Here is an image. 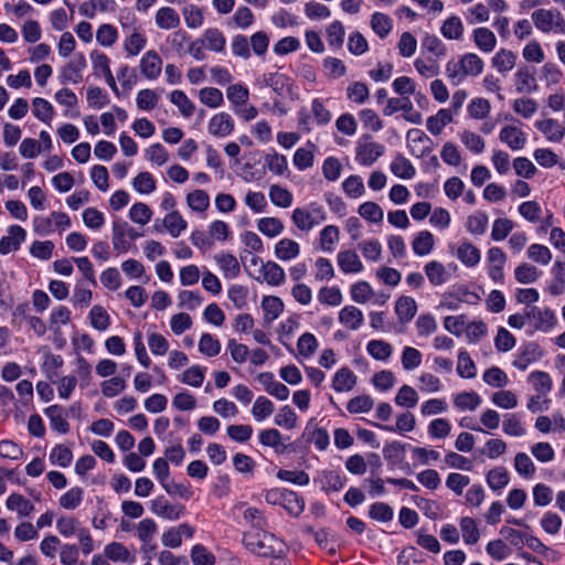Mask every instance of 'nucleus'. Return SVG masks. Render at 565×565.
I'll return each mask as SVG.
<instances>
[{
	"instance_id": "1",
	"label": "nucleus",
	"mask_w": 565,
	"mask_h": 565,
	"mask_svg": "<svg viewBox=\"0 0 565 565\" xmlns=\"http://www.w3.org/2000/svg\"><path fill=\"white\" fill-rule=\"evenodd\" d=\"M291 220L301 232H310L327 220V213L322 205L312 202L307 206L296 207L291 213Z\"/></svg>"
},
{
	"instance_id": "2",
	"label": "nucleus",
	"mask_w": 565,
	"mask_h": 565,
	"mask_svg": "<svg viewBox=\"0 0 565 565\" xmlns=\"http://www.w3.org/2000/svg\"><path fill=\"white\" fill-rule=\"evenodd\" d=\"M531 19L535 28L544 33L565 34V18L557 9H536Z\"/></svg>"
},
{
	"instance_id": "3",
	"label": "nucleus",
	"mask_w": 565,
	"mask_h": 565,
	"mask_svg": "<svg viewBox=\"0 0 565 565\" xmlns=\"http://www.w3.org/2000/svg\"><path fill=\"white\" fill-rule=\"evenodd\" d=\"M385 147L374 141L371 135H362L356 141L355 161L364 167L372 166L381 156H383Z\"/></svg>"
},
{
	"instance_id": "4",
	"label": "nucleus",
	"mask_w": 565,
	"mask_h": 565,
	"mask_svg": "<svg viewBox=\"0 0 565 565\" xmlns=\"http://www.w3.org/2000/svg\"><path fill=\"white\" fill-rule=\"evenodd\" d=\"M525 317L530 326L543 332H547L556 324L555 313L548 308L527 307L525 309Z\"/></svg>"
},
{
	"instance_id": "5",
	"label": "nucleus",
	"mask_w": 565,
	"mask_h": 565,
	"mask_svg": "<svg viewBox=\"0 0 565 565\" xmlns=\"http://www.w3.org/2000/svg\"><path fill=\"white\" fill-rule=\"evenodd\" d=\"M87 62L83 53H76L72 60L66 63L60 73L62 84H78L83 79V71L86 68Z\"/></svg>"
},
{
	"instance_id": "6",
	"label": "nucleus",
	"mask_w": 565,
	"mask_h": 565,
	"mask_svg": "<svg viewBox=\"0 0 565 565\" xmlns=\"http://www.w3.org/2000/svg\"><path fill=\"white\" fill-rule=\"evenodd\" d=\"M235 129L233 117L225 111H221L211 117L207 124V131L216 138H225Z\"/></svg>"
},
{
	"instance_id": "7",
	"label": "nucleus",
	"mask_w": 565,
	"mask_h": 565,
	"mask_svg": "<svg viewBox=\"0 0 565 565\" xmlns=\"http://www.w3.org/2000/svg\"><path fill=\"white\" fill-rule=\"evenodd\" d=\"M150 510L153 514L160 518L178 520L183 514L184 507L180 504H171L163 495H159L151 500Z\"/></svg>"
},
{
	"instance_id": "8",
	"label": "nucleus",
	"mask_w": 565,
	"mask_h": 565,
	"mask_svg": "<svg viewBox=\"0 0 565 565\" xmlns=\"http://www.w3.org/2000/svg\"><path fill=\"white\" fill-rule=\"evenodd\" d=\"M26 232L20 225H11L8 228V235L0 239V253L7 255L10 252L18 250L25 241Z\"/></svg>"
},
{
	"instance_id": "9",
	"label": "nucleus",
	"mask_w": 565,
	"mask_h": 565,
	"mask_svg": "<svg viewBox=\"0 0 565 565\" xmlns=\"http://www.w3.org/2000/svg\"><path fill=\"white\" fill-rule=\"evenodd\" d=\"M315 482H317L320 486V489L326 493L338 492L344 487L347 478L340 476L337 471L323 470L319 472Z\"/></svg>"
},
{
	"instance_id": "10",
	"label": "nucleus",
	"mask_w": 565,
	"mask_h": 565,
	"mask_svg": "<svg viewBox=\"0 0 565 565\" xmlns=\"http://www.w3.org/2000/svg\"><path fill=\"white\" fill-rule=\"evenodd\" d=\"M337 264L344 274H358L364 268L359 255L352 249L339 252L337 255Z\"/></svg>"
},
{
	"instance_id": "11",
	"label": "nucleus",
	"mask_w": 565,
	"mask_h": 565,
	"mask_svg": "<svg viewBox=\"0 0 565 565\" xmlns=\"http://www.w3.org/2000/svg\"><path fill=\"white\" fill-rule=\"evenodd\" d=\"M128 223L121 218H116L113 222V247L118 254L127 253L131 244L127 237Z\"/></svg>"
},
{
	"instance_id": "12",
	"label": "nucleus",
	"mask_w": 565,
	"mask_h": 565,
	"mask_svg": "<svg viewBox=\"0 0 565 565\" xmlns=\"http://www.w3.org/2000/svg\"><path fill=\"white\" fill-rule=\"evenodd\" d=\"M535 127L540 130L545 138L551 142H559L565 137V127L556 119L547 118L537 120Z\"/></svg>"
},
{
	"instance_id": "13",
	"label": "nucleus",
	"mask_w": 565,
	"mask_h": 565,
	"mask_svg": "<svg viewBox=\"0 0 565 565\" xmlns=\"http://www.w3.org/2000/svg\"><path fill=\"white\" fill-rule=\"evenodd\" d=\"M224 278L234 279L241 274V265L237 258L230 253H220L214 256Z\"/></svg>"
},
{
	"instance_id": "14",
	"label": "nucleus",
	"mask_w": 565,
	"mask_h": 565,
	"mask_svg": "<svg viewBox=\"0 0 565 565\" xmlns=\"http://www.w3.org/2000/svg\"><path fill=\"white\" fill-rule=\"evenodd\" d=\"M161 66L162 61L153 50L146 52L140 61L141 73L149 79H156L160 75Z\"/></svg>"
},
{
	"instance_id": "15",
	"label": "nucleus",
	"mask_w": 565,
	"mask_h": 565,
	"mask_svg": "<svg viewBox=\"0 0 565 565\" xmlns=\"http://www.w3.org/2000/svg\"><path fill=\"white\" fill-rule=\"evenodd\" d=\"M264 324L270 326L284 311V302L279 297L265 296L262 300Z\"/></svg>"
},
{
	"instance_id": "16",
	"label": "nucleus",
	"mask_w": 565,
	"mask_h": 565,
	"mask_svg": "<svg viewBox=\"0 0 565 565\" xmlns=\"http://www.w3.org/2000/svg\"><path fill=\"white\" fill-rule=\"evenodd\" d=\"M417 312V303L409 296H401L395 303V313L401 323L409 322Z\"/></svg>"
},
{
	"instance_id": "17",
	"label": "nucleus",
	"mask_w": 565,
	"mask_h": 565,
	"mask_svg": "<svg viewBox=\"0 0 565 565\" xmlns=\"http://www.w3.org/2000/svg\"><path fill=\"white\" fill-rule=\"evenodd\" d=\"M339 321L350 330H358L364 322L362 311L354 306H345L339 312Z\"/></svg>"
},
{
	"instance_id": "18",
	"label": "nucleus",
	"mask_w": 565,
	"mask_h": 565,
	"mask_svg": "<svg viewBox=\"0 0 565 565\" xmlns=\"http://www.w3.org/2000/svg\"><path fill=\"white\" fill-rule=\"evenodd\" d=\"M356 384V376L349 367L338 370L332 380V388L335 392H349Z\"/></svg>"
},
{
	"instance_id": "19",
	"label": "nucleus",
	"mask_w": 565,
	"mask_h": 565,
	"mask_svg": "<svg viewBox=\"0 0 565 565\" xmlns=\"http://www.w3.org/2000/svg\"><path fill=\"white\" fill-rule=\"evenodd\" d=\"M104 554L107 559L113 562L132 564L136 559L128 548L118 542L107 544L104 548Z\"/></svg>"
},
{
	"instance_id": "20",
	"label": "nucleus",
	"mask_w": 565,
	"mask_h": 565,
	"mask_svg": "<svg viewBox=\"0 0 565 565\" xmlns=\"http://www.w3.org/2000/svg\"><path fill=\"white\" fill-rule=\"evenodd\" d=\"M500 139L512 150H520L524 147L526 138L524 132L515 126H507L500 131Z\"/></svg>"
},
{
	"instance_id": "21",
	"label": "nucleus",
	"mask_w": 565,
	"mask_h": 565,
	"mask_svg": "<svg viewBox=\"0 0 565 565\" xmlns=\"http://www.w3.org/2000/svg\"><path fill=\"white\" fill-rule=\"evenodd\" d=\"M501 539L497 540V556L503 557L505 556V552H501L504 546V542H508L514 546H520L524 543L523 535L520 531L514 530L512 527L503 526L500 530Z\"/></svg>"
},
{
	"instance_id": "22",
	"label": "nucleus",
	"mask_w": 565,
	"mask_h": 565,
	"mask_svg": "<svg viewBox=\"0 0 565 565\" xmlns=\"http://www.w3.org/2000/svg\"><path fill=\"white\" fill-rule=\"evenodd\" d=\"M156 24L162 30L177 29L180 25V17L173 8L163 7L156 13Z\"/></svg>"
},
{
	"instance_id": "23",
	"label": "nucleus",
	"mask_w": 565,
	"mask_h": 565,
	"mask_svg": "<svg viewBox=\"0 0 565 565\" xmlns=\"http://www.w3.org/2000/svg\"><path fill=\"white\" fill-rule=\"evenodd\" d=\"M424 270L429 282L434 286H440L445 284L450 277L445 266L437 260L428 262L425 265Z\"/></svg>"
},
{
	"instance_id": "24",
	"label": "nucleus",
	"mask_w": 565,
	"mask_h": 565,
	"mask_svg": "<svg viewBox=\"0 0 565 565\" xmlns=\"http://www.w3.org/2000/svg\"><path fill=\"white\" fill-rule=\"evenodd\" d=\"M201 40L204 41L205 47L210 51L222 53L225 50L226 39L216 28L206 29Z\"/></svg>"
},
{
	"instance_id": "25",
	"label": "nucleus",
	"mask_w": 565,
	"mask_h": 565,
	"mask_svg": "<svg viewBox=\"0 0 565 565\" xmlns=\"http://www.w3.org/2000/svg\"><path fill=\"white\" fill-rule=\"evenodd\" d=\"M6 505L9 510L15 511L20 516H29L34 511L33 503L20 493H12L8 497Z\"/></svg>"
},
{
	"instance_id": "26",
	"label": "nucleus",
	"mask_w": 565,
	"mask_h": 565,
	"mask_svg": "<svg viewBox=\"0 0 565 565\" xmlns=\"http://www.w3.org/2000/svg\"><path fill=\"white\" fill-rule=\"evenodd\" d=\"M390 168L394 175L404 180L412 179L416 173V169L412 162L402 154H397L393 159Z\"/></svg>"
},
{
	"instance_id": "27",
	"label": "nucleus",
	"mask_w": 565,
	"mask_h": 565,
	"mask_svg": "<svg viewBox=\"0 0 565 565\" xmlns=\"http://www.w3.org/2000/svg\"><path fill=\"white\" fill-rule=\"evenodd\" d=\"M451 121L452 111L450 109H440L436 115L428 117L426 126L430 134L437 136Z\"/></svg>"
},
{
	"instance_id": "28",
	"label": "nucleus",
	"mask_w": 565,
	"mask_h": 565,
	"mask_svg": "<svg viewBox=\"0 0 565 565\" xmlns=\"http://www.w3.org/2000/svg\"><path fill=\"white\" fill-rule=\"evenodd\" d=\"M226 97L231 102L233 110H238V107L247 105L249 90L243 84H233L227 87Z\"/></svg>"
},
{
	"instance_id": "29",
	"label": "nucleus",
	"mask_w": 565,
	"mask_h": 565,
	"mask_svg": "<svg viewBox=\"0 0 565 565\" xmlns=\"http://www.w3.org/2000/svg\"><path fill=\"white\" fill-rule=\"evenodd\" d=\"M300 253L299 244L290 238L280 239L275 246V255L280 260H290L296 258Z\"/></svg>"
},
{
	"instance_id": "30",
	"label": "nucleus",
	"mask_w": 565,
	"mask_h": 565,
	"mask_svg": "<svg viewBox=\"0 0 565 565\" xmlns=\"http://www.w3.org/2000/svg\"><path fill=\"white\" fill-rule=\"evenodd\" d=\"M45 415L50 419L51 428L61 433L66 434L70 430V424L63 416V409L58 405H52L45 409Z\"/></svg>"
},
{
	"instance_id": "31",
	"label": "nucleus",
	"mask_w": 565,
	"mask_h": 565,
	"mask_svg": "<svg viewBox=\"0 0 565 565\" xmlns=\"http://www.w3.org/2000/svg\"><path fill=\"white\" fill-rule=\"evenodd\" d=\"M264 280L270 286H279L285 280V271L275 262H267L262 265Z\"/></svg>"
},
{
	"instance_id": "32",
	"label": "nucleus",
	"mask_w": 565,
	"mask_h": 565,
	"mask_svg": "<svg viewBox=\"0 0 565 565\" xmlns=\"http://www.w3.org/2000/svg\"><path fill=\"white\" fill-rule=\"evenodd\" d=\"M514 86L518 93H531L536 89L533 72L520 68L514 75Z\"/></svg>"
},
{
	"instance_id": "33",
	"label": "nucleus",
	"mask_w": 565,
	"mask_h": 565,
	"mask_svg": "<svg viewBox=\"0 0 565 565\" xmlns=\"http://www.w3.org/2000/svg\"><path fill=\"white\" fill-rule=\"evenodd\" d=\"M170 102L175 105L182 116L189 118L195 111L193 102L186 96L183 90L175 89L170 94Z\"/></svg>"
},
{
	"instance_id": "34",
	"label": "nucleus",
	"mask_w": 565,
	"mask_h": 565,
	"mask_svg": "<svg viewBox=\"0 0 565 565\" xmlns=\"http://www.w3.org/2000/svg\"><path fill=\"white\" fill-rule=\"evenodd\" d=\"M416 420L412 413H403L397 419L395 426L374 424V426L386 431H398L401 434L412 431L415 428Z\"/></svg>"
},
{
	"instance_id": "35",
	"label": "nucleus",
	"mask_w": 565,
	"mask_h": 565,
	"mask_svg": "<svg viewBox=\"0 0 565 565\" xmlns=\"http://www.w3.org/2000/svg\"><path fill=\"white\" fill-rule=\"evenodd\" d=\"M434 244L433 234L428 231H422L414 238L412 248L417 256H426L433 250Z\"/></svg>"
},
{
	"instance_id": "36",
	"label": "nucleus",
	"mask_w": 565,
	"mask_h": 565,
	"mask_svg": "<svg viewBox=\"0 0 565 565\" xmlns=\"http://www.w3.org/2000/svg\"><path fill=\"white\" fill-rule=\"evenodd\" d=\"M280 505L291 515H299L305 509V501L296 492L285 490Z\"/></svg>"
},
{
	"instance_id": "37",
	"label": "nucleus",
	"mask_w": 565,
	"mask_h": 565,
	"mask_svg": "<svg viewBox=\"0 0 565 565\" xmlns=\"http://www.w3.org/2000/svg\"><path fill=\"white\" fill-rule=\"evenodd\" d=\"M33 115L41 121L50 125L54 115V108L50 102L44 98L35 97L32 100Z\"/></svg>"
},
{
	"instance_id": "38",
	"label": "nucleus",
	"mask_w": 565,
	"mask_h": 565,
	"mask_svg": "<svg viewBox=\"0 0 565 565\" xmlns=\"http://www.w3.org/2000/svg\"><path fill=\"white\" fill-rule=\"evenodd\" d=\"M397 406L414 408L418 403V394L414 387L409 385H402L394 398Z\"/></svg>"
},
{
	"instance_id": "39",
	"label": "nucleus",
	"mask_w": 565,
	"mask_h": 565,
	"mask_svg": "<svg viewBox=\"0 0 565 565\" xmlns=\"http://www.w3.org/2000/svg\"><path fill=\"white\" fill-rule=\"evenodd\" d=\"M257 228L267 237H276L284 232V224L277 217H263L257 222Z\"/></svg>"
},
{
	"instance_id": "40",
	"label": "nucleus",
	"mask_w": 565,
	"mask_h": 565,
	"mask_svg": "<svg viewBox=\"0 0 565 565\" xmlns=\"http://www.w3.org/2000/svg\"><path fill=\"white\" fill-rule=\"evenodd\" d=\"M163 226L172 237H179L186 228V221L177 211H172L163 218Z\"/></svg>"
},
{
	"instance_id": "41",
	"label": "nucleus",
	"mask_w": 565,
	"mask_h": 565,
	"mask_svg": "<svg viewBox=\"0 0 565 565\" xmlns=\"http://www.w3.org/2000/svg\"><path fill=\"white\" fill-rule=\"evenodd\" d=\"M366 350L377 361H386L393 352L392 345L383 340H371L366 345Z\"/></svg>"
},
{
	"instance_id": "42",
	"label": "nucleus",
	"mask_w": 565,
	"mask_h": 565,
	"mask_svg": "<svg viewBox=\"0 0 565 565\" xmlns=\"http://www.w3.org/2000/svg\"><path fill=\"white\" fill-rule=\"evenodd\" d=\"M199 99L203 105L210 108H217L224 103L223 93L215 87H204L200 89Z\"/></svg>"
},
{
	"instance_id": "43",
	"label": "nucleus",
	"mask_w": 565,
	"mask_h": 565,
	"mask_svg": "<svg viewBox=\"0 0 565 565\" xmlns=\"http://www.w3.org/2000/svg\"><path fill=\"white\" fill-rule=\"evenodd\" d=\"M343 192L351 199L361 198L365 193V186L360 175L352 174L342 182Z\"/></svg>"
},
{
	"instance_id": "44",
	"label": "nucleus",
	"mask_w": 565,
	"mask_h": 565,
	"mask_svg": "<svg viewBox=\"0 0 565 565\" xmlns=\"http://www.w3.org/2000/svg\"><path fill=\"white\" fill-rule=\"evenodd\" d=\"M84 490L79 487H73L58 499V503L66 510H75L83 501Z\"/></svg>"
},
{
	"instance_id": "45",
	"label": "nucleus",
	"mask_w": 565,
	"mask_h": 565,
	"mask_svg": "<svg viewBox=\"0 0 565 565\" xmlns=\"http://www.w3.org/2000/svg\"><path fill=\"white\" fill-rule=\"evenodd\" d=\"M340 232L338 226L328 225L320 232V248L323 252L331 253L334 245L339 242Z\"/></svg>"
},
{
	"instance_id": "46",
	"label": "nucleus",
	"mask_w": 565,
	"mask_h": 565,
	"mask_svg": "<svg viewBox=\"0 0 565 565\" xmlns=\"http://www.w3.org/2000/svg\"><path fill=\"white\" fill-rule=\"evenodd\" d=\"M440 32L448 40H459L463 33V25L461 20L456 15L448 18L443 23Z\"/></svg>"
},
{
	"instance_id": "47",
	"label": "nucleus",
	"mask_w": 565,
	"mask_h": 565,
	"mask_svg": "<svg viewBox=\"0 0 565 565\" xmlns=\"http://www.w3.org/2000/svg\"><path fill=\"white\" fill-rule=\"evenodd\" d=\"M358 213L361 217L372 223H380L384 217V212L381 206L371 201L362 203L359 206Z\"/></svg>"
},
{
	"instance_id": "48",
	"label": "nucleus",
	"mask_w": 565,
	"mask_h": 565,
	"mask_svg": "<svg viewBox=\"0 0 565 565\" xmlns=\"http://www.w3.org/2000/svg\"><path fill=\"white\" fill-rule=\"evenodd\" d=\"M269 199L271 203L279 207H289L292 204V194L286 188L274 184L269 189Z\"/></svg>"
},
{
	"instance_id": "49",
	"label": "nucleus",
	"mask_w": 565,
	"mask_h": 565,
	"mask_svg": "<svg viewBox=\"0 0 565 565\" xmlns=\"http://www.w3.org/2000/svg\"><path fill=\"white\" fill-rule=\"evenodd\" d=\"M259 443L263 446L271 447L276 450H284L286 446L282 444V437L278 429L268 428L259 433Z\"/></svg>"
},
{
	"instance_id": "50",
	"label": "nucleus",
	"mask_w": 565,
	"mask_h": 565,
	"mask_svg": "<svg viewBox=\"0 0 565 565\" xmlns=\"http://www.w3.org/2000/svg\"><path fill=\"white\" fill-rule=\"evenodd\" d=\"M244 543L246 547L260 556L264 557H277L275 550L271 546L266 545L264 540L255 536H244Z\"/></svg>"
},
{
	"instance_id": "51",
	"label": "nucleus",
	"mask_w": 565,
	"mask_h": 565,
	"mask_svg": "<svg viewBox=\"0 0 565 565\" xmlns=\"http://www.w3.org/2000/svg\"><path fill=\"white\" fill-rule=\"evenodd\" d=\"M454 403L460 411H473L481 404V398L475 392H463L455 396Z\"/></svg>"
},
{
	"instance_id": "52",
	"label": "nucleus",
	"mask_w": 565,
	"mask_h": 565,
	"mask_svg": "<svg viewBox=\"0 0 565 565\" xmlns=\"http://www.w3.org/2000/svg\"><path fill=\"white\" fill-rule=\"evenodd\" d=\"M204 379L205 369L201 365H192L181 375V382L193 387H200L203 384Z\"/></svg>"
},
{
	"instance_id": "53",
	"label": "nucleus",
	"mask_w": 565,
	"mask_h": 565,
	"mask_svg": "<svg viewBox=\"0 0 565 565\" xmlns=\"http://www.w3.org/2000/svg\"><path fill=\"white\" fill-rule=\"evenodd\" d=\"M351 298L354 302L365 303L374 295V290L367 281H358L351 286Z\"/></svg>"
},
{
	"instance_id": "54",
	"label": "nucleus",
	"mask_w": 565,
	"mask_h": 565,
	"mask_svg": "<svg viewBox=\"0 0 565 565\" xmlns=\"http://www.w3.org/2000/svg\"><path fill=\"white\" fill-rule=\"evenodd\" d=\"M199 351L209 356H216L221 352V342L210 333H203L199 341Z\"/></svg>"
},
{
	"instance_id": "55",
	"label": "nucleus",
	"mask_w": 565,
	"mask_h": 565,
	"mask_svg": "<svg viewBox=\"0 0 565 565\" xmlns=\"http://www.w3.org/2000/svg\"><path fill=\"white\" fill-rule=\"evenodd\" d=\"M527 257L533 260L534 263L541 264V265H548L552 260V253L550 248L545 245L541 244H532L529 246L526 250Z\"/></svg>"
},
{
	"instance_id": "56",
	"label": "nucleus",
	"mask_w": 565,
	"mask_h": 565,
	"mask_svg": "<svg viewBox=\"0 0 565 565\" xmlns=\"http://www.w3.org/2000/svg\"><path fill=\"white\" fill-rule=\"evenodd\" d=\"M151 216H152L151 209L142 202L132 204L129 210L130 220L134 223L139 224V225H146L147 223H149L151 220Z\"/></svg>"
},
{
	"instance_id": "57",
	"label": "nucleus",
	"mask_w": 565,
	"mask_h": 565,
	"mask_svg": "<svg viewBox=\"0 0 565 565\" xmlns=\"http://www.w3.org/2000/svg\"><path fill=\"white\" fill-rule=\"evenodd\" d=\"M345 30L340 21H333L327 28V41L332 47L340 49L344 42Z\"/></svg>"
},
{
	"instance_id": "58",
	"label": "nucleus",
	"mask_w": 565,
	"mask_h": 565,
	"mask_svg": "<svg viewBox=\"0 0 565 565\" xmlns=\"http://www.w3.org/2000/svg\"><path fill=\"white\" fill-rule=\"evenodd\" d=\"M90 323L94 329L105 331L110 324V318L102 306H94L89 312Z\"/></svg>"
},
{
	"instance_id": "59",
	"label": "nucleus",
	"mask_w": 565,
	"mask_h": 565,
	"mask_svg": "<svg viewBox=\"0 0 565 565\" xmlns=\"http://www.w3.org/2000/svg\"><path fill=\"white\" fill-rule=\"evenodd\" d=\"M423 50L429 52L433 58L438 60L446 54V47L440 39L436 35L426 34L422 41Z\"/></svg>"
},
{
	"instance_id": "60",
	"label": "nucleus",
	"mask_w": 565,
	"mask_h": 565,
	"mask_svg": "<svg viewBox=\"0 0 565 565\" xmlns=\"http://www.w3.org/2000/svg\"><path fill=\"white\" fill-rule=\"evenodd\" d=\"M186 202L189 207L193 211L203 212L210 205V196L203 190H194L188 194Z\"/></svg>"
},
{
	"instance_id": "61",
	"label": "nucleus",
	"mask_w": 565,
	"mask_h": 565,
	"mask_svg": "<svg viewBox=\"0 0 565 565\" xmlns=\"http://www.w3.org/2000/svg\"><path fill=\"white\" fill-rule=\"evenodd\" d=\"M371 26L380 36L385 38L392 30V20L384 13L375 12L371 18Z\"/></svg>"
},
{
	"instance_id": "62",
	"label": "nucleus",
	"mask_w": 565,
	"mask_h": 565,
	"mask_svg": "<svg viewBox=\"0 0 565 565\" xmlns=\"http://www.w3.org/2000/svg\"><path fill=\"white\" fill-rule=\"evenodd\" d=\"M457 257L467 266H475L480 259V253L470 243H462L457 249Z\"/></svg>"
},
{
	"instance_id": "63",
	"label": "nucleus",
	"mask_w": 565,
	"mask_h": 565,
	"mask_svg": "<svg viewBox=\"0 0 565 565\" xmlns=\"http://www.w3.org/2000/svg\"><path fill=\"white\" fill-rule=\"evenodd\" d=\"M274 412V404L270 399L265 396H259L253 407L252 414L254 418L258 422L264 420L268 416H270Z\"/></svg>"
},
{
	"instance_id": "64",
	"label": "nucleus",
	"mask_w": 565,
	"mask_h": 565,
	"mask_svg": "<svg viewBox=\"0 0 565 565\" xmlns=\"http://www.w3.org/2000/svg\"><path fill=\"white\" fill-rule=\"evenodd\" d=\"M191 558L194 565H214L215 556L205 546L196 544L191 550Z\"/></svg>"
}]
</instances>
